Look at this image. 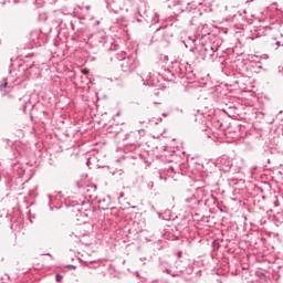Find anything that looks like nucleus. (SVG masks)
I'll list each match as a JSON object with an SVG mask.
<instances>
[{
	"mask_svg": "<svg viewBox=\"0 0 283 283\" xmlns=\"http://www.w3.org/2000/svg\"><path fill=\"white\" fill-rule=\"evenodd\" d=\"M8 87V82H4L3 84H0V90L3 92V90Z\"/></svg>",
	"mask_w": 283,
	"mask_h": 283,
	"instance_id": "nucleus-1",
	"label": "nucleus"
},
{
	"mask_svg": "<svg viewBox=\"0 0 283 283\" xmlns=\"http://www.w3.org/2000/svg\"><path fill=\"white\" fill-rule=\"evenodd\" d=\"M55 280L56 282H61L63 280V275L56 274Z\"/></svg>",
	"mask_w": 283,
	"mask_h": 283,
	"instance_id": "nucleus-2",
	"label": "nucleus"
},
{
	"mask_svg": "<svg viewBox=\"0 0 283 283\" xmlns=\"http://www.w3.org/2000/svg\"><path fill=\"white\" fill-rule=\"evenodd\" d=\"M82 74L87 75V74H90V71H87V69H84V70H82Z\"/></svg>",
	"mask_w": 283,
	"mask_h": 283,
	"instance_id": "nucleus-3",
	"label": "nucleus"
}]
</instances>
